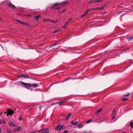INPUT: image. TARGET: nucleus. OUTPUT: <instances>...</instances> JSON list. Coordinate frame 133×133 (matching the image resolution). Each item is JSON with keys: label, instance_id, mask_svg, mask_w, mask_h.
I'll return each mask as SVG.
<instances>
[{"label": "nucleus", "instance_id": "obj_3", "mask_svg": "<svg viewBox=\"0 0 133 133\" xmlns=\"http://www.w3.org/2000/svg\"><path fill=\"white\" fill-rule=\"evenodd\" d=\"M17 125L15 122H12L9 124V125L11 127H14Z\"/></svg>", "mask_w": 133, "mask_h": 133}, {"label": "nucleus", "instance_id": "obj_27", "mask_svg": "<svg viewBox=\"0 0 133 133\" xmlns=\"http://www.w3.org/2000/svg\"><path fill=\"white\" fill-rule=\"evenodd\" d=\"M86 14L85 13L84 14H82V16H81V17H82L84 16H85L86 15Z\"/></svg>", "mask_w": 133, "mask_h": 133}, {"label": "nucleus", "instance_id": "obj_37", "mask_svg": "<svg viewBox=\"0 0 133 133\" xmlns=\"http://www.w3.org/2000/svg\"><path fill=\"white\" fill-rule=\"evenodd\" d=\"M127 99V98H123V101H125Z\"/></svg>", "mask_w": 133, "mask_h": 133}, {"label": "nucleus", "instance_id": "obj_45", "mask_svg": "<svg viewBox=\"0 0 133 133\" xmlns=\"http://www.w3.org/2000/svg\"><path fill=\"white\" fill-rule=\"evenodd\" d=\"M58 12H59V13H62V12H61L60 11H59Z\"/></svg>", "mask_w": 133, "mask_h": 133}, {"label": "nucleus", "instance_id": "obj_4", "mask_svg": "<svg viewBox=\"0 0 133 133\" xmlns=\"http://www.w3.org/2000/svg\"><path fill=\"white\" fill-rule=\"evenodd\" d=\"M21 127L20 126H18L15 128L14 129V131H18L21 130Z\"/></svg>", "mask_w": 133, "mask_h": 133}, {"label": "nucleus", "instance_id": "obj_8", "mask_svg": "<svg viewBox=\"0 0 133 133\" xmlns=\"http://www.w3.org/2000/svg\"><path fill=\"white\" fill-rule=\"evenodd\" d=\"M68 3V2L66 1H65L64 2H62L60 3V5L61 6H62L64 5H65Z\"/></svg>", "mask_w": 133, "mask_h": 133}, {"label": "nucleus", "instance_id": "obj_42", "mask_svg": "<svg viewBox=\"0 0 133 133\" xmlns=\"http://www.w3.org/2000/svg\"><path fill=\"white\" fill-rule=\"evenodd\" d=\"M36 132V131H32L31 132V133H35Z\"/></svg>", "mask_w": 133, "mask_h": 133}, {"label": "nucleus", "instance_id": "obj_20", "mask_svg": "<svg viewBox=\"0 0 133 133\" xmlns=\"http://www.w3.org/2000/svg\"><path fill=\"white\" fill-rule=\"evenodd\" d=\"M92 120L91 119H89L87 121H86V123L87 124L91 122Z\"/></svg>", "mask_w": 133, "mask_h": 133}, {"label": "nucleus", "instance_id": "obj_2", "mask_svg": "<svg viewBox=\"0 0 133 133\" xmlns=\"http://www.w3.org/2000/svg\"><path fill=\"white\" fill-rule=\"evenodd\" d=\"M64 127V125H58L57 126L54 127V129L56 130L59 131L62 129Z\"/></svg>", "mask_w": 133, "mask_h": 133}, {"label": "nucleus", "instance_id": "obj_28", "mask_svg": "<svg viewBox=\"0 0 133 133\" xmlns=\"http://www.w3.org/2000/svg\"><path fill=\"white\" fill-rule=\"evenodd\" d=\"M60 29H58V30H56L55 31H53L52 32V33H55V32H57L59 30H60Z\"/></svg>", "mask_w": 133, "mask_h": 133}, {"label": "nucleus", "instance_id": "obj_35", "mask_svg": "<svg viewBox=\"0 0 133 133\" xmlns=\"http://www.w3.org/2000/svg\"><path fill=\"white\" fill-rule=\"evenodd\" d=\"M69 22V21H67L66 22V23L65 24V25H68V24Z\"/></svg>", "mask_w": 133, "mask_h": 133}, {"label": "nucleus", "instance_id": "obj_50", "mask_svg": "<svg viewBox=\"0 0 133 133\" xmlns=\"http://www.w3.org/2000/svg\"><path fill=\"white\" fill-rule=\"evenodd\" d=\"M0 133H1V128H0Z\"/></svg>", "mask_w": 133, "mask_h": 133}, {"label": "nucleus", "instance_id": "obj_12", "mask_svg": "<svg viewBox=\"0 0 133 133\" xmlns=\"http://www.w3.org/2000/svg\"><path fill=\"white\" fill-rule=\"evenodd\" d=\"M64 101H64V100H62V101H61V102H58V103H52V105H55V104H57L58 103H59V105H60V104L59 103H60L61 102H64Z\"/></svg>", "mask_w": 133, "mask_h": 133}, {"label": "nucleus", "instance_id": "obj_15", "mask_svg": "<svg viewBox=\"0 0 133 133\" xmlns=\"http://www.w3.org/2000/svg\"><path fill=\"white\" fill-rule=\"evenodd\" d=\"M116 114V111H115L114 110L112 112V116H115V115Z\"/></svg>", "mask_w": 133, "mask_h": 133}, {"label": "nucleus", "instance_id": "obj_48", "mask_svg": "<svg viewBox=\"0 0 133 133\" xmlns=\"http://www.w3.org/2000/svg\"><path fill=\"white\" fill-rule=\"evenodd\" d=\"M65 11V10L64 9V10H63V12H62V13H63V12H64V11Z\"/></svg>", "mask_w": 133, "mask_h": 133}, {"label": "nucleus", "instance_id": "obj_17", "mask_svg": "<svg viewBox=\"0 0 133 133\" xmlns=\"http://www.w3.org/2000/svg\"><path fill=\"white\" fill-rule=\"evenodd\" d=\"M83 126V125L81 124H78L77 126V127L79 128H81Z\"/></svg>", "mask_w": 133, "mask_h": 133}, {"label": "nucleus", "instance_id": "obj_26", "mask_svg": "<svg viewBox=\"0 0 133 133\" xmlns=\"http://www.w3.org/2000/svg\"><path fill=\"white\" fill-rule=\"evenodd\" d=\"M130 126L131 127V128L133 127V122H131L130 123Z\"/></svg>", "mask_w": 133, "mask_h": 133}, {"label": "nucleus", "instance_id": "obj_36", "mask_svg": "<svg viewBox=\"0 0 133 133\" xmlns=\"http://www.w3.org/2000/svg\"><path fill=\"white\" fill-rule=\"evenodd\" d=\"M3 120H0V125L3 123Z\"/></svg>", "mask_w": 133, "mask_h": 133}, {"label": "nucleus", "instance_id": "obj_49", "mask_svg": "<svg viewBox=\"0 0 133 133\" xmlns=\"http://www.w3.org/2000/svg\"><path fill=\"white\" fill-rule=\"evenodd\" d=\"M3 121V122L5 124L6 123L4 121Z\"/></svg>", "mask_w": 133, "mask_h": 133}, {"label": "nucleus", "instance_id": "obj_10", "mask_svg": "<svg viewBox=\"0 0 133 133\" xmlns=\"http://www.w3.org/2000/svg\"><path fill=\"white\" fill-rule=\"evenodd\" d=\"M52 5L54 6H57L60 5V3H56L53 4Z\"/></svg>", "mask_w": 133, "mask_h": 133}, {"label": "nucleus", "instance_id": "obj_51", "mask_svg": "<svg viewBox=\"0 0 133 133\" xmlns=\"http://www.w3.org/2000/svg\"><path fill=\"white\" fill-rule=\"evenodd\" d=\"M16 109H15L14 110V111H15Z\"/></svg>", "mask_w": 133, "mask_h": 133}, {"label": "nucleus", "instance_id": "obj_18", "mask_svg": "<svg viewBox=\"0 0 133 133\" xmlns=\"http://www.w3.org/2000/svg\"><path fill=\"white\" fill-rule=\"evenodd\" d=\"M51 21V20L49 19H45L43 20V21L44 22H50Z\"/></svg>", "mask_w": 133, "mask_h": 133}, {"label": "nucleus", "instance_id": "obj_31", "mask_svg": "<svg viewBox=\"0 0 133 133\" xmlns=\"http://www.w3.org/2000/svg\"><path fill=\"white\" fill-rule=\"evenodd\" d=\"M66 25L65 24L62 27V28H64L66 27Z\"/></svg>", "mask_w": 133, "mask_h": 133}, {"label": "nucleus", "instance_id": "obj_47", "mask_svg": "<svg viewBox=\"0 0 133 133\" xmlns=\"http://www.w3.org/2000/svg\"><path fill=\"white\" fill-rule=\"evenodd\" d=\"M26 16H29L30 15H26Z\"/></svg>", "mask_w": 133, "mask_h": 133}, {"label": "nucleus", "instance_id": "obj_39", "mask_svg": "<svg viewBox=\"0 0 133 133\" xmlns=\"http://www.w3.org/2000/svg\"><path fill=\"white\" fill-rule=\"evenodd\" d=\"M115 118V116H112V117L111 118V119H114Z\"/></svg>", "mask_w": 133, "mask_h": 133}, {"label": "nucleus", "instance_id": "obj_41", "mask_svg": "<svg viewBox=\"0 0 133 133\" xmlns=\"http://www.w3.org/2000/svg\"><path fill=\"white\" fill-rule=\"evenodd\" d=\"M43 130H45V131H46L47 130H48V128H45V129H42Z\"/></svg>", "mask_w": 133, "mask_h": 133}, {"label": "nucleus", "instance_id": "obj_7", "mask_svg": "<svg viewBox=\"0 0 133 133\" xmlns=\"http://www.w3.org/2000/svg\"><path fill=\"white\" fill-rule=\"evenodd\" d=\"M71 124L73 125H75L77 124L78 123V122L77 121L74 122L73 121H71Z\"/></svg>", "mask_w": 133, "mask_h": 133}, {"label": "nucleus", "instance_id": "obj_40", "mask_svg": "<svg viewBox=\"0 0 133 133\" xmlns=\"http://www.w3.org/2000/svg\"><path fill=\"white\" fill-rule=\"evenodd\" d=\"M61 8V7H58V8H55V9H59Z\"/></svg>", "mask_w": 133, "mask_h": 133}, {"label": "nucleus", "instance_id": "obj_38", "mask_svg": "<svg viewBox=\"0 0 133 133\" xmlns=\"http://www.w3.org/2000/svg\"><path fill=\"white\" fill-rule=\"evenodd\" d=\"M19 119L20 120H22V118L21 117H20L19 118Z\"/></svg>", "mask_w": 133, "mask_h": 133}, {"label": "nucleus", "instance_id": "obj_43", "mask_svg": "<svg viewBox=\"0 0 133 133\" xmlns=\"http://www.w3.org/2000/svg\"><path fill=\"white\" fill-rule=\"evenodd\" d=\"M72 19V18H70L68 21H69V22Z\"/></svg>", "mask_w": 133, "mask_h": 133}, {"label": "nucleus", "instance_id": "obj_29", "mask_svg": "<svg viewBox=\"0 0 133 133\" xmlns=\"http://www.w3.org/2000/svg\"><path fill=\"white\" fill-rule=\"evenodd\" d=\"M90 1L91 3L95 2V0H91Z\"/></svg>", "mask_w": 133, "mask_h": 133}, {"label": "nucleus", "instance_id": "obj_44", "mask_svg": "<svg viewBox=\"0 0 133 133\" xmlns=\"http://www.w3.org/2000/svg\"><path fill=\"white\" fill-rule=\"evenodd\" d=\"M90 3H91V2H90V1H88L87 2V3H88V4Z\"/></svg>", "mask_w": 133, "mask_h": 133}, {"label": "nucleus", "instance_id": "obj_9", "mask_svg": "<svg viewBox=\"0 0 133 133\" xmlns=\"http://www.w3.org/2000/svg\"><path fill=\"white\" fill-rule=\"evenodd\" d=\"M8 113L10 115H12V114L14 113V111H13L9 109L8 111Z\"/></svg>", "mask_w": 133, "mask_h": 133}, {"label": "nucleus", "instance_id": "obj_32", "mask_svg": "<svg viewBox=\"0 0 133 133\" xmlns=\"http://www.w3.org/2000/svg\"><path fill=\"white\" fill-rule=\"evenodd\" d=\"M69 132L68 130H65L63 132V133H67Z\"/></svg>", "mask_w": 133, "mask_h": 133}, {"label": "nucleus", "instance_id": "obj_30", "mask_svg": "<svg viewBox=\"0 0 133 133\" xmlns=\"http://www.w3.org/2000/svg\"><path fill=\"white\" fill-rule=\"evenodd\" d=\"M105 6H103L101 8L99 7V9L102 10L103 9V8Z\"/></svg>", "mask_w": 133, "mask_h": 133}, {"label": "nucleus", "instance_id": "obj_1", "mask_svg": "<svg viewBox=\"0 0 133 133\" xmlns=\"http://www.w3.org/2000/svg\"><path fill=\"white\" fill-rule=\"evenodd\" d=\"M20 83L24 85V87L28 89H29L30 88L32 87H36L38 86V84L37 83L31 84L30 83H25L22 81Z\"/></svg>", "mask_w": 133, "mask_h": 133}, {"label": "nucleus", "instance_id": "obj_33", "mask_svg": "<svg viewBox=\"0 0 133 133\" xmlns=\"http://www.w3.org/2000/svg\"><path fill=\"white\" fill-rule=\"evenodd\" d=\"M18 22H20L22 24H25L24 23L21 22L19 21L18 20Z\"/></svg>", "mask_w": 133, "mask_h": 133}, {"label": "nucleus", "instance_id": "obj_16", "mask_svg": "<svg viewBox=\"0 0 133 133\" xmlns=\"http://www.w3.org/2000/svg\"><path fill=\"white\" fill-rule=\"evenodd\" d=\"M71 113H70L69 114L66 116V119H67L68 118L71 116Z\"/></svg>", "mask_w": 133, "mask_h": 133}, {"label": "nucleus", "instance_id": "obj_11", "mask_svg": "<svg viewBox=\"0 0 133 133\" xmlns=\"http://www.w3.org/2000/svg\"><path fill=\"white\" fill-rule=\"evenodd\" d=\"M23 77L25 78H28L26 75H22L20 76L19 77Z\"/></svg>", "mask_w": 133, "mask_h": 133}, {"label": "nucleus", "instance_id": "obj_24", "mask_svg": "<svg viewBox=\"0 0 133 133\" xmlns=\"http://www.w3.org/2000/svg\"><path fill=\"white\" fill-rule=\"evenodd\" d=\"M102 0H95V2L99 3L101 2Z\"/></svg>", "mask_w": 133, "mask_h": 133}, {"label": "nucleus", "instance_id": "obj_22", "mask_svg": "<svg viewBox=\"0 0 133 133\" xmlns=\"http://www.w3.org/2000/svg\"><path fill=\"white\" fill-rule=\"evenodd\" d=\"M58 21V20H56L55 21H52L51 20V21L50 22H53L54 23H57Z\"/></svg>", "mask_w": 133, "mask_h": 133}, {"label": "nucleus", "instance_id": "obj_13", "mask_svg": "<svg viewBox=\"0 0 133 133\" xmlns=\"http://www.w3.org/2000/svg\"><path fill=\"white\" fill-rule=\"evenodd\" d=\"M102 109L101 108L99 110H98L96 111L95 112V114H97L99 113L100 112H101V111L102 110Z\"/></svg>", "mask_w": 133, "mask_h": 133}, {"label": "nucleus", "instance_id": "obj_5", "mask_svg": "<svg viewBox=\"0 0 133 133\" xmlns=\"http://www.w3.org/2000/svg\"><path fill=\"white\" fill-rule=\"evenodd\" d=\"M43 131V132H42L41 133H49V131H45V130H43V129H41L40 130H38V132H39L41 131Z\"/></svg>", "mask_w": 133, "mask_h": 133}, {"label": "nucleus", "instance_id": "obj_46", "mask_svg": "<svg viewBox=\"0 0 133 133\" xmlns=\"http://www.w3.org/2000/svg\"><path fill=\"white\" fill-rule=\"evenodd\" d=\"M29 88V89H30V90L31 91H32V88Z\"/></svg>", "mask_w": 133, "mask_h": 133}, {"label": "nucleus", "instance_id": "obj_25", "mask_svg": "<svg viewBox=\"0 0 133 133\" xmlns=\"http://www.w3.org/2000/svg\"><path fill=\"white\" fill-rule=\"evenodd\" d=\"M99 7L98 8H93L92 9H91V10H99Z\"/></svg>", "mask_w": 133, "mask_h": 133}, {"label": "nucleus", "instance_id": "obj_6", "mask_svg": "<svg viewBox=\"0 0 133 133\" xmlns=\"http://www.w3.org/2000/svg\"><path fill=\"white\" fill-rule=\"evenodd\" d=\"M8 5L9 7L15 8V6L11 3H9L8 4Z\"/></svg>", "mask_w": 133, "mask_h": 133}, {"label": "nucleus", "instance_id": "obj_21", "mask_svg": "<svg viewBox=\"0 0 133 133\" xmlns=\"http://www.w3.org/2000/svg\"><path fill=\"white\" fill-rule=\"evenodd\" d=\"M91 9H88L86 10L85 13L86 14H87L88 11H91Z\"/></svg>", "mask_w": 133, "mask_h": 133}, {"label": "nucleus", "instance_id": "obj_19", "mask_svg": "<svg viewBox=\"0 0 133 133\" xmlns=\"http://www.w3.org/2000/svg\"><path fill=\"white\" fill-rule=\"evenodd\" d=\"M133 39V37L131 36L127 38V39L128 41H130Z\"/></svg>", "mask_w": 133, "mask_h": 133}, {"label": "nucleus", "instance_id": "obj_14", "mask_svg": "<svg viewBox=\"0 0 133 133\" xmlns=\"http://www.w3.org/2000/svg\"><path fill=\"white\" fill-rule=\"evenodd\" d=\"M41 17V16L40 15H38L37 16L35 17V18L36 19V20H38V18Z\"/></svg>", "mask_w": 133, "mask_h": 133}, {"label": "nucleus", "instance_id": "obj_34", "mask_svg": "<svg viewBox=\"0 0 133 133\" xmlns=\"http://www.w3.org/2000/svg\"><path fill=\"white\" fill-rule=\"evenodd\" d=\"M56 45L57 44H55L54 45H50L49 46L50 47H51L53 46H55V45Z\"/></svg>", "mask_w": 133, "mask_h": 133}, {"label": "nucleus", "instance_id": "obj_23", "mask_svg": "<svg viewBox=\"0 0 133 133\" xmlns=\"http://www.w3.org/2000/svg\"><path fill=\"white\" fill-rule=\"evenodd\" d=\"M129 95H130L129 93H128L127 94H124L123 95V96L124 97H127V96H129Z\"/></svg>", "mask_w": 133, "mask_h": 133}, {"label": "nucleus", "instance_id": "obj_53", "mask_svg": "<svg viewBox=\"0 0 133 133\" xmlns=\"http://www.w3.org/2000/svg\"><path fill=\"white\" fill-rule=\"evenodd\" d=\"M132 62H133H133H132Z\"/></svg>", "mask_w": 133, "mask_h": 133}, {"label": "nucleus", "instance_id": "obj_52", "mask_svg": "<svg viewBox=\"0 0 133 133\" xmlns=\"http://www.w3.org/2000/svg\"><path fill=\"white\" fill-rule=\"evenodd\" d=\"M2 114V113H1V115Z\"/></svg>", "mask_w": 133, "mask_h": 133}]
</instances>
